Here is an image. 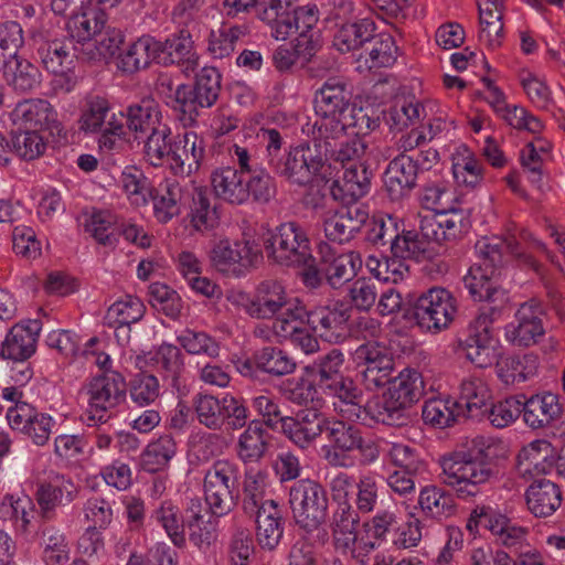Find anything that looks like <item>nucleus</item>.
I'll list each match as a JSON object with an SVG mask.
<instances>
[{"mask_svg":"<svg viewBox=\"0 0 565 565\" xmlns=\"http://www.w3.org/2000/svg\"><path fill=\"white\" fill-rule=\"evenodd\" d=\"M149 198L152 200L153 215L159 223L167 224L180 215L183 189L175 180H164L151 190Z\"/></svg>","mask_w":565,"mask_h":565,"instance_id":"obj_38","label":"nucleus"},{"mask_svg":"<svg viewBox=\"0 0 565 565\" xmlns=\"http://www.w3.org/2000/svg\"><path fill=\"white\" fill-rule=\"evenodd\" d=\"M159 40L151 35H142L132 42L120 55L118 67L128 74L148 67L151 62L159 63Z\"/></svg>","mask_w":565,"mask_h":565,"instance_id":"obj_41","label":"nucleus"},{"mask_svg":"<svg viewBox=\"0 0 565 565\" xmlns=\"http://www.w3.org/2000/svg\"><path fill=\"white\" fill-rule=\"evenodd\" d=\"M360 515L351 503L337 505L331 518V532L334 547L342 554L356 556L358 526Z\"/></svg>","mask_w":565,"mask_h":565,"instance_id":"obj_26","label":"nucleus"},{"mask_svg":"<svg viewBox=\"0 0 565 565\" xmlns=\"http://www.w3.org/2000/svg\"><path fill=\"white\" fill-rule=\"evenodd\" d=\"M361 403L362 401L356 403V405H348L350 408L341 409V412H349L350 417H355L361 422L370 419L388 426H403L408 420L407 409L388 395L387 392L369 399L363 406Z\"/></svg>","mask_w":565,"mask_h":565,"instance_id":"obj_17","label":"nucleus"},{"mask_svg":"<svg viewBox=\"0 0 565 565\" xmlns=\"http://www.w3.org/2000/svg\"><path fill=\"white\" fill-rule=\"evenodd\" d=\"M319 149H323L324 156L330 154L337 162L349 166L352 162H361L360 159L365 152L366 145L359 138L347 141L342 139H313Z\"/></svg>","mask_w":565,"mask_h":565,"instance_id":"obj_57","label":"nucleus"},{"mask_svg":"<svg viewBox=\"0 0 565 565\" xmlns=\"http://www.w3.org/2000/svg\"><path fill=\"white\" fill-rule=\"evenodd\" d=\"M288 298L287 290L280 281L266 279L259 282L254 291L252 318L273 319L284 309Z\"/></svg>","mask_w":565,"mask_h":565,"instance_id":"obj_32","label":"nucleus"},{"mask_svg":"<svg viewBox=\"0 0 565 565\" xmlns=\"http://www.w3.org/2000/svg\"><path fill=\"white\" fill-rule=\"evenodd\" d=\"M418 172L408 154H397L384 172V188L392 201H399L417 185Z\"/></svg>","mask_w":565,"mask_h":565,"instance_id":"obj_24","label":"nucleus"},{"mask_svg":"<svg viewBox=\"0 0 565 565\" xmlns=\"http://www.w3.org/2000/svg\"><path fill=\"white\" fill-rule=\"evenodd\" d=\"M108 17L104 9L92 8L73 17L68 24L72 39L82 44V53L86 54L88 60L95 58L92 41H95L105 29Z\"/></svg>","mask_w":565,"mask_h":565,"instance_id":"obj_30","label":"nucleus"},{"mask_svg":"<svg viewBox=\"0 0 565 565\" xmlns=\"http://www.w3.org/2000/svg\"><path fill=\"white\" fill-rule=\"evenodd\" d=\"M539 359L534 354L513 355L497 363V374L505 384L525 382L537 372Z\"/></svg>","mask_w":565,"mask_h":565,"instance_id":"obj_49","label":"nucleus"},{"mask_svg":"<svg viewBox=\"0 0 565 565\" xmlns=\"http://www.w3.org/2000/svg\"><path fill=\"white\" fill-rule=\"evenodd\" d=\"M192 407L198 422L210 430H222L225 425L224 397L216 398L210 394H196Z\"/></svg>","mask_w":565,"mask_h":565,"instance_id":"obj_55","label":"nucleus"},{"mask_svg":"<svg viewBox=\"0 0 565 565\" xmlns=\"http://www.w3.org/2000/svg\"><path fill=\"white\" fill-rule=\"evenodd\" d=\"M174 137L170 126L166 122L146 135L143 141V156L146 160L153 167H161L166 161H169Z\"/></svg>","mask_w":565,"mask_h":565,"instance_id":"obj_48","label":"nucleus"},{"mask_svg":"<svg viewBox=\"0 0 565 565\" xmlns=\"http://www.w3.org/2000/svg\"><path fill=\"white\" fill-rule=\"evenodd\" d=\"M124 119V113L114 111L108 99L100 96H90L85 102L78 122L81 130L97 134L108 127L119 129L120 120Z\"/></svg>","mask_w":565,"mask_h":565,"instance_id":"obj_28","label":"nucleus"},{"mask_svg":"<svg viewBox=\"0 0 565 565\" xmlns=\"http://www.w3.org/2000/svg\"><path fill=\"white\" fill-rule=\"evenodd\" d=\"M44 68L49 72H62L75 67L79 50L72 40L53 41L39 49Z\"/></svg>","mask_w":565,"mask_h":565,"instance_id":"obj_45","label":"nucleus"},{"mask_svg":"<svg viewBox=\"0 0 565 565\" xmlns=\"http://www.w3.org/2000/svg\"><path fill=\"white\" fill-rule=\"evenodd\" d=\"M270 434L260 420H250L238 437L236 455L244 463L260 461L269 448Z\"/></svg>","mask_w":565,"mask_h":565,"instance_id":"obj_40","label":"nucleus"},{"mask_svg":"<svg viewBox=\"0 0 565 565\" xmlns=\"http://www.w3.org/2000/svg\"><path fill=\"white\" fill-rule=\"evenodd\" d=\"M443 483L461 500H471L481 493L482 486L497 479L494 446L484 437H476L466 449L454 451L441 459Z\"/></svg>","mask_w":565,"mask_h":565,"instance_id":"obj_2","label":"nucleus"},{"mask_svg":"<svg viewBox=\"0 0 565 565\" xmlns=\"http://www.w3.org/2000/svg\"><path fill=\"white\" fill-rule=\"evenodd\" d=\"M256 522V535L262 547L274 550L282 535L281 514L278 504L268 500L254 513Z\"/></svg>","mask_w":565,"mask_h":565,"instance_id":"obj_43","label":"nucleus"},{"mask_svg":"<svg viewBox=\"0 0 565 565\" xmlns=\"http://www.w3.org/2000/svg\"><path fill=\"white\" fill-rule=\"evenodd\" d=\"M324 433L334 450L347 454L354 451L355 444L359 441L362 431L359 427L343 420L328 418ZM339 458L340 456L337 451L328 452L327 455V459L332 465H338Z\"/></svg>","mask_w":565,"mask_h":565,"instance_id":"obj_44","label":"nucleus"},{"mask_svg":"<svg viewBox=\"0 0 565 565\" xmlns=\"http://www.w3.org/2000/svg\"><path fill=\"white\" fill-rule=\"evenodd\" d=\"M500 315V307L480 309L469 322L461 347L466 358L478 367H487L495 361L492 324Z\"/></svg>","mask_w":565,"mask_h":565,"instance_id":"obj_12","label":"nucleus"},{"mask_svg":"<svg viewBox=\"0 0 565 565\" xmlns=\"http://www.w3.org/2000/svg\"><path fill=\"white\" fill-rule=\"evenodd\" d=\"M77 493V487L71 478L56 473L38 487L35 497L43 518L51 519L57 505L71 503Z\"/></svg>","mask_w":565,"mask_h":565,"instance_id":"obj_29","label":"nucleus"},{"mask_svg":"<svg viewBox=\"0 0 565 565\" xmlns=\"http://www.w3.org/2000/svg\"><path fill=\"white\" fill-rule=\"evenodd\" d=\"M372 171L365 162L343 166L342 172L333 180L330 192L335 201L351 204L365 196L371 189Z\"/></svg>","mask_w":565,"mask_h":565,"instance_id":"obj_19","label":"nucleus"},{"mask_svg":"<svg viewBox=\"0 0 565 565\" xmlns=\"http://www.w3.org/2000/svg\"><path fill=\"white\" fill-rule=\"evenodd\" d=\"M385 392L408 409L424 395L422 374L415 369H404L397 376H392Z\"/></svg>","mask_w":565,"mask_h":565,"instance_id":"obj_42","label":"nucleus"},{"mask_svg":"<svg viewBox=\"0 0 565 565\" xmlns=\"http://www.w3.org/2000/svg\"><path fill=\"white\" fill-rule=\"evenodd\" d=\"M126 391L125 379L117 372L93 377L83 388L87 399V426L107 423L109 412L126 399Z\"/></svg>","mask_w":565,"mask_h":565,"instance_id":"obj_8","label":"nucleus"},{"mask_svg":"<svg viewBox=\"0 0 565 565\" xmlns=\"http://www.w3.org/2000/svg\"><path fill=\"white\" fill-rule=\"evenodd\" d=\"M452 174L458 184L475 189L483 180V166L467 147H461L454 157Z\"/></svg>","mask_w":565,"mask_h":565,"instance_id":"obj_53","label":"nucleus"},{"mask_svg":"<svg viewBox=\"0 0 565 565\" xmlns=\"http://www.w3.org/2000/svg\"><path fill=\"white\" fill-rule=\"evenodd\" d=\"M351 307L343 302L320 306L311 310V326L323 341L343 343L351 335Z\"/></svg>","mask_w":565,"mask_h":565,"instance_id":"obj_15","label":"nucleus"},{"mask_svg":"<svg viewBox=\"0 0 565 565\" xmlns=\"http://www.w3.org/2000/svg\"><path fill=\"white\" fill-rule=\"evenodd\" d=\"M125 122L136 138L145 137L163 124L159 107L151 102L130 105L125 115Z\"/></svg>","mask_w":565,"mask_h":565,"instance_id":"obj_46","label":"nucleus"},{"mask_svg":"<svg viewBox=\"0 0 565 565\" xmlns=\"http://www.w3.org/2000/svg\"><path fill=\"white\" fill-rule=\"evenodd\" d=\"M145 311L146 307L140 298L126 295L108 308L105 319L109 326L128 327L138 322Z\"/></svg>","mask_w":565,"mask_h":565,"instance_id":"obj_58","label":"nucleus"},{"mask_svg":"<svg viewBox=\"0 0 565 565\" xmlns=\"http://www.w3.org/2000/svg\"><path fill=\"white\" fill-rule=\"evenodd\" d=\"M210 259L216 270L228 276L242 277L263 260V254L253 241L225 238L214 244Z\"/></svg>","mask_w":565,"mask_h":565,"instance_id":"obj_11","label":"nucleus"},{"mask_svg":"<svg viewBox=\"0 0 565 565\" xmlns=\"http://www.w3.org/2000/svg\"><path fill=\"white\" fill-rule=\"evenodd\" d=\"M254 359L257 367L277 376L290 374L296 369L295 361L286 352L274 347L257 351Z\"/></svg>","mask_w":565,"mask_h":565,"instance_id":"obj_64","label":"nucleus"},{"mask_svg":"<svg viewBox=\"0 0 565 565\" xmlns=\"http://www.w3.org/2000/svg\"><path fill=\"white\" fill-rule=\"evenodd\" d=\"M339 124L343 126L339 139H343L350 129L355 136H366L380 126V116L372 107H361L352 104L350 110L344 114Z\"/></svg>","mask_w":565,"mask_h":565,"instance_id":"obj_59","label":"nucleus"},{"mask_svg":"<svg viewBox=\"0 0 565 565\" xmlns=\"http://www.w3.org/2000/svg\"><path fill=\"white\" fill-rule=\"evenodd\" d=\"M559 487L547 480H534L525 491L527 510L536 518L551 516L562 504Z\"/></svg>","mask_w":565,"mask_h":565,"instance_id":"obj_36","label":"nucleus"},{"mask_svg":"<svg viewBox=\"0 0 565 565\" xmlns=\"http://www.w3.org/2000/svg\"><path fill=\"white\" fill-rule=\"evenodd\" d=\"M247 35L245 25L223 23L212 30L207 38V51L214 58L228 57L235 50L236 43Z\"/></svg>","mask_w":565,"mask_h":565,"instance_id":"obj_54","label":"nucleus"},{"mask_svg":"<svg viewBox=\"0 0 565 565\" xmlns=\"http://www.w3.org/2000/svg\"><path fill=\"white\" fill-rule=\"evenodd\" d=\"M211 185L215 196L233 205L248 202L247 186L241 171L234 167H221L211 173Z\"/></svg>","mask_w":565,"mask_h":565,"instance_id":"obj_35","label":"nucleus"},{"mask_svg":"<svg viewBox=\"0 0 565 565\" xmlns=\"http://www.w3.org/2000/svg\"><path fill=\"white\" fill-rule=\"evenodd\" d=\"M344 355L339 349L318 356L312 364V376L316 385L331 396L338 397L343 404L356 405L363 399L362 391L354 382L343 374Z\"/></svg>","mask_w":565,"mask_h":565,"instance_id":"obj_9","label":"nucleus"},{"mask_svg":"<svg viewBox=\"0 0 565 565\" xmlns=\"http://www.w3.org/2000/svg\"><path fill=\"white\" fill-rule=\"evenodd\" d=\"M84 515L90 526L81 537L79 545L85 548V553L93 554L102 546L97 529H106L111 523L113 509L107 500L94 497L84 504Z\"/></svg>","mask_w":565,"mask_h":565,"instance_id":"obj_31","label":"nucleus"},{"mask_svg":"<svg viewBox=\"0 0 565 565\" xmlns=\"http://www.w3.org/2000/svg\"><path fill=\"white\" fill-rule=\"evenodd\" d=\"M40 329L38 320L13 326L2 342L0 355L14 362H25L35 352Z\"/></svg>","mask_w":565,"mask_h":565,"instance_id":"obj_25","label":"nucleus"},{"mask_svg":"<svg viewBox=\"0 0 565 565\" xmlns=\"http://www.w3.org/2000/svg\"><path fill=\"white\" fill-rule=\"evenodd\" d=\"M151 519L164 529L174 545L182 546L185 543L183 516L171 501H162L153 510Z\"/></svg>","mask_w":565,"mask_h":565,"instance_id":"obj_60","label":"nucleus"},{"mask_svg":"<svg viewBox=\"0 0 565 565\" xmlns=\"http://www.w3.org/2000/svg\"><path fill=\"white\" fill-rule=\"evenodd\" d=\"M476 253L481 263L472 265L463 277V285L476 301H487L501 307L508 301L507 292L495 279L498 268L511 258L534 267L532 256L522 252L520 244L513 236L482 237L476 243Z\"/></svg>","mask_w":565,"mask_h":565,"instance_id":"obj_1","label":"nucleus"},{"mask_svg":"<svg viewBox=\"0 0 565 565\" xmlns=\"http://www.w3.org/2000/svg\"><path fill=\"white\" fill-rule=\"evenodd\" d=\"M491 399V392L486 382L478 377L466 379L460 385V396L452 406L472 419L486 416Z\"/></svg>","mask_w":565,"mask_h":565,"instance_id":"obj_33","label":"nucleus"},{"mask_svg":"<svg viewBox=\"0 0 565 565\" xmlns=\"http://www.w3.org/2000/svg\"><path fill=\"white\" fill-rule=\"evenodd\" d=\"M177 452V444L169 435L160 436L150 443L141 455V463L145 470L156 472L166 467Z\"/></svg>","mask_w":565,"mask_h":565,"instance_id":"obj_61","label":"nucleus"},{"mask_svg":"<svg viewBox=\"0 0 565 565\" xmlns=\"http://www.w3.org/2000/svg\"><path fill=\"white\" fill-rule=\"evenodd\" d=\"M268 259L277 265L292 267L310 260V242L297 222H286L273 231L264 242Z\"/></svg>","mask_w":565,"mask_h":565,"instance_id":"obj_10","label":"nucleus"},{"mask_svg":"<svg viewBox=\"0 0 565 565\" xmlns=\"http://www.w3.org/2000/svg\"><path fill=\"white\" fill-rule=\"evenodd\" d=\"M521 404L523 420L532 429L551 426L562 415L558 396L553 393L535 394L530 398L521 395Z\"/></svg>","mask_w":565,"mask_h":565,"instance_id":"obj_27","label":"nucleus"},{"mask_svg":"<svg viewBox=\"0 0 565 565\" xmlns=\"http://www.w3.org/2000/svg\"><path fill=\"white\" fill-rule=\"evenodd\" d=\"M323 164L324 158L317 142H315V147L303 142L296 147H290L287 154L284 156L282 160L271 171L285 178L291 184L306 186L321 172Z\"/></svg>","mask_w":565,"mask_h":565,"instance_id":"obj_13","label":"nucleus"},{"mask_svg":"<svg viewBox=\"0 0 565 565\" xmlns=\"http://www.w3.org/2000/svg\"><path fill=\"white\" fill-rule=\"evenodd\" d=\"M10 119L18 129L41 131L56 125L57 114L47 100L31 98L19 102L10 113Z\"/></svg>","mask_w":565,"mask_h":565,"instance_id":"obj_23","label":"nucleus"},{"mask_svg":"<svg viewBox=\"0 0 565 565\" xmlns=\"http://www.w3.org/2000/svg\"><path fill=\"white\" fill-rule=\"evenodd\" d=\"M328 417L315 408H305L281 419V431L301 449L309 448L324 433Z\"/></svg>","mask_w":565,"mask_h":565,"instance_id":"obj_18","label":"nucleus"},{"mask_svg":"<svg viewBox=\"0 0 565 565\" xmlns=\"http://www.w3.org/2000/svg\"><path fill=\"white\" fill-rule=\"evenodd\" d=\"M542 308L535 300L520 306L514 319L505 326V339L513 345L530 347L535 344L544 334Z\"/></svg>","mask_w":565,"mask_h":565,"instance_id":"obj_16","label":"nucleus"},{"mask_svg":"<svg viewBox=\"0 0 565 565\" xmlns=\"http://www.w3.org/2000/svg\"><path fill=\"white\" fill-rule=\"evenodd\" d=\"M191 224L195 231L203 232L215 227L218 223L216 206H212L206 191L195 188L192 195Z\"/></svg>","mask_w":565,"mask_h":565,"instance_id":"obj_62","label":"nucleus"},{"mask_svg":"<svg viewBox=\"0 0 565 565\" xmlns=\"http://www.w3.org/2000/svg\"><path fill=\"white\" fill-rule=\"evenodd\" d=\"M204 157V139L194 131H186L174 137L170 168L174 174L189 175L199 170Z\"/></svg>","mask_w":565,"mask_h":565,"instance_id":"obj_21","label":"nucleus"},{"mask_svg":"<svg viewBox=\"0 0 565 565\" xmlns=\"http://www.w3.org/2000/svg\"><path fill=\"white\" fill-rule=\"evenodd\" d=\"M369 218L362 205L344 204L324 220L326 237L339 244L348 243L361 231Z\"/></svg>","mask_w":565,"mask_h":565,"instance_id":"obj_20","label":"nucleus"},{"mask_svg":"<svg viewBox=\"0 0 565 565\" xmlns=\"http://www.w3.org/2000/svg\"><path fill=\"white\" fill-rule=\"evenodd\" d=\"M352 94L345 81L329 77L315 93V110L318 119L308 128L313 139H339L343 126L339 122L350 110Z\"/></svg>","mask_w":565,"mask_h":565,"instance_id":"obj_4","label":"nucleus"},{"mask_svg":"<svg viewBox=\"0 0 565 565\" xmlns=\"http://www.w3.org/2000/svg\"><path fill=\"white\" fill-rule=\"evenodd\" d=\"M266 477L267 473L262 469L252 467L245 470L242 482V508L248 515H254L267 501L264 499Z\"/></svg>","mask_w":565,"mask_h":565,"instance_id":"obj_51","label":"nucleus"},{"mask_svg":"<svg viewBox=\"0 0 565 565\" xmlns=\"http://www.w3.org/2000/svg\"><path fill=\"white\" fill-rule=\"evenodd\" d=\"M222 76L215 67H203L195 76L193 86L178 85L170 102L183 127L198 124L200 110L212 107L221 93Z\"/></svg>","mask_w":565,"mask_h":565,"instance_id":"obj_5","label":"nucleus"},{"mask_svg":"<svg viewBox=\"0 0 565 565\" xmlns=\"http://www.w3.org/2000/svg\"><path fill=\"white\" fill-rule=\"evenodd\" d=\"M354 359L361 370L364 386L370 391L385 386L395 370L391 350L383 343L369 341L358 347Z\"/></svg>","mask_w":565,"mask_h":565,"instance_id":"obj_14","label":"nucleus"},{"mask_svg":"<svg viewBox=\"0 0 565 565\" xmlns=\"http://www.w3.org/2000/svg\"><path fill=\"white\" fill-rule=\"evenodd\" d=\"M418 505L426 516L435 520L447 519L456 512L452 495L437 486H426L420 490Z\"/></svg>","mask_w":565,"mask_h":565,"instance_id":"obj_47","label":"nucleus"},{"mask_svg":"<svg viewBox=\"0 0 565 565\" xmlns=\"http://www.w3.org/2000/svg\"><path fill=\"white\" fill-rule=\"evenodd\" d=\"M1 70L3 81L15 93L33 92L41 84L40 70L22 56L8 60Z\"/></svg>","mask_w":565,"mask_h":565,"instance_id":"obj_39","label":"nucleus"},{"mask_svg":"<svg viewBox=\"0 0 565 565\" xmlns=\"http://www.w3.org/2000/svg\"><path fill=\"white\" fill-rule=\"evenodd\" d=\"M457 312V299L452 294L445 288L433 287L412 302L404 317L424 332L438 333L451 324Z\"/></svg>","mask_w":565,"mask_h":565,"instance_id":"obj_6","label":"nucleus"},{"mask_svg":"<svg viewBox=\"0 0 565 565\" xmlns=\"http://www.w3.org/2000/svg\"><path fill=\"white\" fill-rule=\"evenodd\" d=\"M151 306L172 320L179 319L183 310V301L179 294L161 282H153L149 287Z\"/></svg>","mask_w":565,"mask_h":565,"instance_id":"obj_63","label":"nucleus"},{"mask_svg":"<svg viewBox=\"0 0 565 565\" xmlns=\"http://www.w3.org/2000/svg\"><path fill=\"white\" fill-rule=\"evenodd\" d=\"M239 469L230 460H216L204 475V500L214 518L230 514L238 503Z\"/></svg>","mask_w":565,"mask_h":565,"instance_id":"obj_7","label":"nucleus"},{"mask_svg":"<svg viewBox=\"0 0 565 565\" xmlns=\"http://www.w3.org/2000/svg\"><path fill=\"white\" fill-rule=\"evenodd\" d=\"M159 63L163 65L183 64L186 68L198 66L199 55L194 47V41L188 30H180L169 35L164 41H159Z\"/></svg>","mask_w":565,"mask_h":565,"instance_id":"obj_34","label":"nucleus"},{"mask_svg":"<svg viewBox=\"0 0 565 565\" xmlns=\"http://www.w3.org/2000/svg\"><path fill=\"white\" fill-rule=\"evenodd\" d=\"M374 32L375 23L370 19H361L342 25L334 35L333 44L341 52H350L370 42Z\"/></svg>","mask_w":565,"mask_h":565,"instance_id":"obj_56","label":"nucleus"},{"mask_svg":"<svg viewBox=\"0 0 565 565\" xmlns=\"http://www.w3.org/2000/svg\"><path fill=\"white\" fill-rule=\"evenodd\" d=\"M552 446L546 440H534L524 446L516 457V469L523 478L546 475L553 468Z\"/></svg>","mask_w":565,"mask_h":565,"instance_id":"obj_37","label":"nucleus"},{"mask_svg":"<svg viewBox=\"0 0 565 565\" xmlns=\"http://www.w3.org/2000/svg\"><path fill=\"white\" fill-rule=\"evenodd\" d=\"M318 22V10L316 7H297L288 20H281L276 29L275 39L286 40L298 34L297 47H305L311 56L317 46L313 33H310Z\"/></svg>","mask_w":565,"mask_h":565,"instance_id":"obj_22","label":"nucleus"},{"mask_svg":"<svg viewBox=\"0 0 565 565\" xmlns=\"http://www.w3.org/2000/svg\"><path fill=\"white\" fill-rule=\"evenodd\" d=\"M289 504L296 524L307 534H312L315 544L329 541L326 527L329 499L321 483L312 479H300L289 489Z\"/></svg>","mask_w":565,"mask_h":565,"instance_id":"obj_3","label":"nucleus"},{"mask_svg":"<svg viewBox=\"0 0 565 565\" xmlns=\"http://www.w3.org/2000/svg\"><path fill=\"white\" fill-rule=\"evenodd\" d=\"M324 275L329 285L337 289L352 280L361 267L362 260L354 252L344 253L335 257L323 256Z\"/></svg>","mask_w":565,"mask_h":565,"instance_id":"obj_50","label":"nucleus"},{"mask_svg":"<svg viewBox=\"0 0 565 565\" xmlns=\"http://www.w3.org/2000/svg\"><path fill=\"white\" fill-rule=\"evenodd\" d=\"M280 316L274 321L273 329L280 337L292 334L294 331L311 326V310H308L298 298H288Z\"/></svg>","mask_w":565,"mask_h":565,"instance_id":"obj_52","label":"nucleus"}]
</instances>
